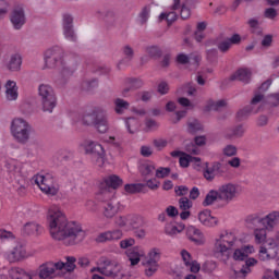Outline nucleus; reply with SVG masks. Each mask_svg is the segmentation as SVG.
I'll use <instances>...</instances> for the list:
<instances>
[{
  "label": "nucleus",
  "mask_w": 279,
  "mask_h": 279,
  "mask_svg": "<svg viewBox=\"0 0 279 279\" xmlns=\"http://www.w3.org/2000/svg\"><path fill=\"white\" fill-rule=\"evenodd\" d=\"M82 123L83 125H93L99 134H106L110 130L108 111L104 107H95L90 113H85Z\"/></svg>",
  "instance_id": "2"
},
{
  "label": "nucleus",
  "mask_w": 279,
  "mask_h": 279,
  "mask_svg": "<svg viewBox=\"0 0 279 279\" xmlns=\"http://www.w3.org/2000/svg\"><path fill=\"white\" fill-rule=\"evenodd\" d=\"M133 245H136V240H134V238H126L120 241L121 250H128V247H133Z\"/></svg>",
  "instance_id": "59"
},
{
  "label": "nucleus",
  "mask_w": 279,
  "mask_h": 279,
  "mask_svg": "<svg viewBox=\"0 0 279 279\" xmlns=\"http://www.w3.org/2000/svg\"><path fill=\"white\" fill-rule=\"evenodd\" d=\"M265 19H269L270 21H274L276 16H278V11L274 8H268L264 12Z\"/></svg>",
  "instance_id": "64"
},
{
  "label": "nucleus",
  "mask_w": 279,
  "mask_h": 279,
  "mask_svg": "<svg viewBox=\"0 0 279 279\" xmlns=\"http://www.w3.org/2000/svg\"><path fill=\"white\" fill-rule=\"evenodd\" d=\"M145 267V274L148 278H151L158 271V264L156 262H146Z\"/></svg>",
  "instance_id": "48"
},
{
  "label": "nucleus",
  "mask_w": 279,
  "mask_h": 279,
  "mask_svg": "<svg viewBox=\"0 0 279 279\" xmlns=\"http://www.w3.org/2000/svg\"><path fill=\"white\" fill-rule=\"evenodd\" d=\"M236 185L232 183L222 184L218 189L219 199L226 202V204H230L236 197Z\"/></svg>",
  "instance_id": "13"
},
{
  "label": "nucleus",
  "mask_w": 279,
  "mask_h": 279,
  "mask_svg": "<svg viewBox=\"0 0 279 279\" xmlns=\"http://www.w3.org/2000/svg\"><path fill=\"white\" fill-rule=\"evenodd\" d=\"M158 260H160V248H153L148 253V259L146 262L155 263L158 265Z\"/></svg>",
  "instance_id": "51"
},
{
  "label": "nucleus",
  "mask_w": 279,
  "mask_h": 279,
  "mask_svg": "<svg viewBox=\"0 0 279 279\" xmlns=\"http://www.w3.org/2000/svg\"><path fill=\"white\" fill-rule=\"evenodd\" d=\"M254 252V246H244L242 248H236L233 253V258L235 260H245L250 254Z\"/></svg>",
  "instance_id": "34"
},
{
  "label": "nucleus",
  "mask_w": 279,
  "mask_h": 279,
  "mask_svg": "<svg viewBox=\"0 0 279 279\" xmlns=\"http://www.w3.org/2000/svg\"><path fill=\"white\" fill-rule=\"evenodd\" d=\"M219 199V190H210L203 201V206H213Z\"/></svg>",
  "instance_id": "38"
},
{
  "label": "nucleus",
  "mask_w": 279,
  "mask_h": 279,
  "mask_svg": "<svg viewBox=\"0 0 279 279\" xmlns=\"http://www.w3.org/2000/svg\"><path fill=\"white\" fill-rule=\"evenodd\" d=\"M264 217L260 214H253L246 217V223L253 226L254 228L263 226Z\"/></svg>",
  "instance_id": "41"
},
{
  "label": "nucleus",
  "mask_w": 279,
  "mask_h": 279,
  "mask_svg": "<svg viewBox=\"0 0 279 279\" xmlns=\"http://www.w3.org/2000/svg\"><path fill=\"white\" fill-rule=\"evenodd\" d=\"M191 160H192L191 155L183 154V156L179 158V165L183 169H186V167H189V165H191Z\"/></svg>",
  "instance_id": "62"
},
{
  "label": "nucleus",
  "mask_w": 279,
  "mask_h": 279,
  "mask_svg": "<svg viewBox=\"0 0 279 279\" xmlns=\"http://www.w3.org/2000/svg\"><path fill=\"white\" fill-rule=\"evenodd\" d=\"M256 263H258V260H256V258L246 259L245 264L242 265V268L240 270H233L234 278L235 279H245L247 274H250V271H252V269H250V268L254 267V265H256Z\"/></svg>",
  "instance_id": "23"
},
{
  "label": "nucleus",
  "mask_w": 279,
  "mask_h": 279,
  "mask_svg": "<svg viewBox=\"0 0 279 279\" xmlns=\"http://www.w3.org/2000/svg\"><path fill=\"white\" fill-rule=\"evenodd\" d=\"M160 21H165L167 20L168 25H171L173 23H175V21H178V13H175V11H171L168 13H161L159 15Z\"/></svg>",
  "instance_id": "44"
},
{
  "label": "nucleus",
  "mask_w": 279,
  "mask_h": 279,
  "mask_svg": "<svg viewBox=\"0 0 279 279\" xmlns=\"http://www.w3.org/2000/svg\"><path fill=\"white\" fill-rule=\"evenodd\" d=\"M130 263H131V267H136V265H138V263H141V258H143V256H145V251H143V248L138 247V246H134L132 248H129L125 252Z\"/></svg>",
  "instance_id": "18"
},
{
  "label": "nucleus",
  "mask_w": 279,
  "mask_h": 279,
  "mask_svg": "<svg viewBox=\"0 0 279 279\" xmlns=\"http://www.w3.org/2000/svg\"><path fill=\"white\" fill-rule=\"evenodd\" d=\"M260 101H265V94H263L260 92H255L254 97L251 99L250 106H252V108H254L255 106H258V104H260Z\"/></svg>",
  "instance_id": "55"
},
{
  "label": "nucleus",
  "mask_w": 279,
  "mask_h": 279,
  "mask_svg": "<svg viewBox=\"0 0 279 279\" xmlns=\"http://www.w3.org/2000/svg\"><path fill=\"white\" fill-rule=\"evenodd\" d=\"M27 256V251L23 245L17 244L7 256L9 263H19V260H23Z\"/></svg>",
  "instance_id": "21"
},
{
  "label": "nucleus",
  "mask_w": 279,
  "mask_h": 279,
  "mask_svg": "<svg viewBox=\"0 0 279 279\" xmlns=\"http://www.w3.org/2000/svg\"><path fill=\"white\" fill-rule=\"evenodd\" d=\"M146 53H148L150 58H160L162 56V51L156 46L147 47Z\"/></svg>",
  "instance_id": "54"
},
{
  "label": "nucleus",
  "mask_w": 279,
  "mask_h": 279,
  "mask_svg": "<svg viewBox=\"0 0 279 279\" xmlns=\"http://www.w3.org/2000/svg\"><path fill=\"white\" fill-rule=\"evenodd\" d=\"M226 100L214 101L213 99H209L204 108V112H210L213 110L218 111L221 110V108H226Z\"/></svg>",
  "instance_id": "35"
},
{
  "label": "nucleus",
  "mask_w": 279,
  "mask_h": 279,
  "mask_svg": "<svg viewBox=\"0 0 279 279\" xmlns=\"http://www.w3.org/2000/svg\"><path fill=\"white\" fill-rule=\"evenodd\" d=\"M245 135V126L242 124L231 126L225 131L226 138L232 140V138H243Z\"/></svg>",
  "instance_id": "26"
},
{
  "label": "nucleus",
  "mask_w": 279,
  "mask_h": 279,
  "mask_svg": "<svg viewBox=\"0 0 279 279\" xmlns=\"http://www.w3.org/2000/svg\"><path fill=\"white\" fill-rule=\"evenodd\" d=\"M198 221L206 226V228H215V226H219V219L210 215V210L205 209L198 213Z\"/></svg>",
  "instance_id": "16"
},
{
  "label": "nucleus",
  "mask_w": 279,
  "mask_h": 279,
  "mask_svg": "<svg viewBox=\"0 0 279 279\" xmlns=\"http://www.w3.org/2000/svg\"><path fill=\"white\" fill-rule=\"evenodd\" d=\"M184 230V225L175 226L173 223H167L165 227V233L168 236H175V234H180Z\"/></svg>",
  "instance_id": "40"
},
{
  "label": "nucleus",
  "mask_w": 279,
  "mask_h": 279,
  "mask_svg": "<svg viewBox=\"0 0 279 279\" xmlns=\"http://www.w3.org/2000/svg\"><path fill=\"white\" fill-rule=\"evenodd\" d=\"M259 260H271V258H276V254H272L267 250L265 246H260L259 253H258Z\"/></svg>",
  "instance_id": "46"
},
{
  "label": "nucleus",
  "mask_w": 279,
  "mask_h": 279,
  "mask_svg": "<svg viewBox=\"0 0 279 279\" xmlns=\"http://www.w3.org/2000/svg\"><path fill=\"white\" fill-rule=\"evenodd\" d=\"M38 95L44 112H53V108L58 106V98L56 97L53 87L47 84H41L38 87Z\"/></svg>",
  "instance_id": "6"
},
{
  "label": "nucleus",
  "mask_w": 279,
  "mask_h": 279,
  "mask_svg": "<svg viewBox=\"0 0 279 279\" xmlns=\"http://www.w3.org/2000/svg\"><path fill=\"white\" fill-rule=\"evenodd\" d=\"M39 232H43V228L36 222H27L22 229V233L27 236L38 234Z\"/></svg>",
  "instance_id": "31"
},
{
  "label": "nucleus",
  "mask_w": 279,
  "mask_h": 279,
  "mask_svg": "<svg viewBox=\"0 0 279 279\" xmlns=\"http://www.w3.org/2000/svg\"><path fill=\"white\" fill-rule=\"evenodd\" d=\"M186 236L192 243L195 245H204V233L193 226L187 227L186 229Z\"/></svg>",
  "instance_id": "20"
},
{
  "label": "nucleus",
  "mask_w": 279,
  "mask_h": 279,
  "mask_svg": "<svg viewBox=\"0 0 279 279\" xmlns=\"http://www.w3.org/2000/svg\"><path fill=\"white\" fill-rule=\"evenodd\" d=\"M151 12V9L149 7H144L140 13V23L141 25H145L147 21H149V13Z\"/></svg>",
  "instance_id": "53"
},
{
  "label": "nucleus",
  "mask_w": 279,
  "mask_h": 279,
  "mask_svg": "<svg viewBox=\"0 0 279 279\" xmlns=\"http://www.w3.org/2000/svg\"><path fill=\"white\" fill-rule=\"evenodd\" d=\"M63 35L71 43H75L77 40V36L75 35V31L73 29V27L63 28Z\"/></svg>",
  "instance_id": "57"
},
{
  "label": "nucleus",
  "mask_w": 279,
  "mask_h": 279,
  "mask_svg": "<svg viewBox=\"0 0 279 279\" xmlns=\"http://www.w3.org/2000/svg\"><path fill=\"white\" fill-rule=\"evenodd\" d=\"M260 108H254L251 105H247L243 109L239 110L236 113V118L239 121H243L244 119H247L251 114H258Z\"/></svg>",
  "instance_id": "33"
},
{
  "label": "nucleus",
  "mask_w": 279,
  "mask_h": 279,
  "mask_svg": "<svg viewBox=\"0 0 279 279\" xmlns=\"http://www.w3.org/2000/svg\"><path fill=\"white\" fill-rule=\"evenodd\" d=\"M125 125L130 132V134H134L136 130H138V120L135 118H129L125 121Z\"/></svg>",
  "instance_id": "49"
},
{
  "label": "nucleus",
  "mask_w": 279,
  "mask_h": 279,
  "mask_svg": "<svg viewBox=\"0 0 279 279\" xmlns=\"http://www.w3.org/2000/svg\"><path fill=\"white\" fill-rule=\"evenodd\" d=\"M142 221L143 220L135 214H129L126 216H119L116 218V223L119 226V228H125L128 226L130 228H138Z\"/></svg>",
  "instance_id": "14"
},
{
  "label": "nucleus",
  "mask_w": 279,
  "mask_h": 279,
  "mask_svg": "<svg viewBox=\"0 0 279 279\" xmlns=\"http://www.w3.org/2000/svg\"><path fill=\"white\" fill-rule=\"evenodd\" d=\"M85 153L93 156H106V150L104 146L97 142L89 141L85 145Z\"/></svg>",
  "instance_id": "24"
},
{
  "label": "nucleus",
  "mask_w": 279,
  "mask_h": 279,
  "mask_svg": "<svg viewBox=\"0 0 279 279\" xmlns=\"http://www.w3.org/2000/svg\"><path fill=\"white\" fill-rule=\"evenodd\" d=\"M121 51L124 58L119 61L118 69H121L122 64H124L125 66L130 65V62L134 60V49L131 48L130 45L122 47Z\"/></svg>",
  "instance_id": "27"
},
{
  "label": "nucleus",
  "mask_w": 279,
  "mask_h": 279,
  "mask_svg": "<svg viewBox=\"0 0 279 279\" xmlns=\"http://www.w3.org/2000/svg\"><path fill=\"white\" fill-rule=\"evenodd\" d=\"M267 229L265 227L263 228H256L254 230V236H255V243L258 245H263L267 241Z\"/></svg>",
  "instance_id": "39"
},
{
  "label": "nucleus",
  "mask_w": 279,
  "mask_h": 279,
  "mask_svg": "<svg viewBox=\"0 0 279 279\" xmlns=\"http://www.w3.org/2000/svg\"><path fill=\"white\" fill-rule=\"evenodd\" d=\"M102 215L106 217V219H113L121 209V203H119V199L117 197L111 196H102Z\"/></svg>",
  "instance_id": "9"
},
{
  "label": "nucleus",
  "mask_w": 279,
  "mask_h": 279,
  "mask_svg": "<svg viewBox=\"0 0 279 279\" xmlns=\"http://www.w3.org/2000/svg\"><path fill=\"white\" fill-rule=\"evenodd\" d=\"M138 171L142 175V178H145V180L149 178H154V174L156 173V166L151 162H144L140 165Z\"/></svg>",
  "instance_id": "28"
},
{
  "label": "nucleus",
  "mask_w": 279,
  "mask_h": 279,
  "mask_svg": "<svg viewBox=\"0 0 279 279\" xmlns=\"http://www.w3.org/2000/svg\"><path fill=\"white\" fill-rule=\"evenodd\" d=\"M174 193L178 197H184V195H189V186L186 185L175 186Z\"/></svg>",
  "instance_id": "61"
},
{
  "label": "nucleus",
  "mask_w": 279,
  "mask_h": 279,
  "mask_svg": "<svg viewBox=\"0 0 279 279\" xmlns=\"http://www.w3.org/2000/svg\"><path fill=\"white\" fill-rule=\"evenodd\" d=\"M64 50L58 46L48 49L45 52V62L48 69H56L58 64H62Z\"/></svg>",
  "instance_id": "10"
},
{
  "label": "nucleus",
  "mask_w": 279,
  "mask_h": 279,
  "mask_svg": "<svg viewBox=\"0 0 279 279\" xmlns=\"http://www.w3.org/2000/svg\"><path fill=\"white\" fill-rule=\"evenodd\" d=\"M202 130H204V126L197 120L187 123V132L190 134H197V132H202Z\"/></svg>",
  "instance_id": "45"
},
{
  "label": "nucleus",
  "mask_w": 279,
  "mask_h": 279,
  "mask_svg": "<svg viewBox=\"0 0 279 279\" xmlns=\"http://www.w3.org/2000/svg\"><path fill=\"white\" fill-rule=\"evenodd\" d=\"M143 189H145V184L143 183H132L124 185V191L131 195L143 193Z\"/></svg>",
  "instance_id": "42"
},
{
  "label": "nucleus",
  "mask_w": 279,
  "mask_h": 279,
  "mask_svg": "<svg viewBox=\"0 0 279 279\" xmlns=\"http://www.w3.org/2000/svg\"><path fill=\"white\" fill-rule=\"evenodd\" d=\"M123 184V180L118 175H110L100 183V193L98 194V199H104V197H114V194L110 192V189L116 191Z\"/></svg>",
  "instance_id": "8"
},
{
  "label": "nucleus",
  "mask_w": 279,
  "mask_h": 279,
  "mask_svg": "<svg viewBox=\"0 0 279 279\" xmlns=\"http://www.w3.org/2000/svg\"><path fill=\"white\" fill-rule=\"evenodd\" d=\"M92 271H98L101 276H106V278L111 279L125 278V270H123V266H121L119 262L108 257H100L98 266L93 268Z\"/></svg>",
  "instance_id": "3"
},
{
  "label": "nucleus",
  "mask_w": 279,
  "mask_h": 279,
  "mask_svg": "<svg viewBox=\"0 0 279 279\" xmlns=\"http://www.w3.org/2000/svg\"><path fill=\"white\" fill-rule=\"evenodd\" d=\"M11 23L15 29H21L25 23V11L23 8L13 10L11 14Z\"/></svg>",
  "instance_id": "22"
},
{
  "label": "nucleus",
  "mask_w": 279,
  "mask_h": 279,
  "mask_svg": "<svg viewBox=\"0 0 279 279\" xmlns=\"http://www.w3.org/2000/svg\"><path fill=\"white\" fill-rule=\"evenodd\" d=\"M63 29L73 27V16L69 13L63 14Z\"/></svg>",
  "instance_id": "63"
},
{
  "label": "nucleus",
  "mask_w": 279,
  "mask_h": 279,
  "mask_svg": "<svg viewBox=\"0 0 279 279\" xmlns=\"http://www.w3.org/2000/svg\"><path fill=\"white\" fill-rule=\"evenodd\" d=\"M32 132H34L32 125L21 118L14 119L11 123V134L21 145L29 143Z\"/></svg>",
  "instance_id": "5"
},
{
  "label": "nucleus",
  "mask_w": 279,
  "mask_h": 279,
  "mask_svg": "<svg viewBox=\"0 0 279 279\" xmlns=\"http://www.w3.org/2000/svg\"><path fill=\"white\" fill-rule=\"evenodd\" d=\"M206 58L213 64L217 62V58H219V52L215 48L209 49L206 51Z\"/></svg>",
  "instance_id": "58"
},
{
  "label": "nucleus",
  "mask_w": 279,
  "mask_h": 279,
  "mask_svg": "<svg viewBox=\"0 0 279 279\" xmlns=\"http://www.w3.org/2000/svg\"><path fill=\"white\" fill-rule=\"evenodd\" d=\"M5 88L8 101H16V99H19V87H16V82L8 81Z\"/></svg>",
  "instance_id": "29"
},
{
  "label": "nucleus",
  "mask_w": 279,
  "mask_h": 279,
  "mask_svg": "<svg viewBox=\"0 0 279 279\" xmlns=\"http://www.w3.org/2000/svg\"><path fill=\"white\" fill-rule=\"evenodd\" d=\"M126 86H131L133 90H138V88H143L144 82L141 78H126L125 81Z\"/></svg>",
  "instance_id": "47"
},
{
  "label": "nucleus",
  "mask_w": 279,
  "mask_h": 279,
  "mask_svg": "<svg viewBox=\"0 0 279 279\" xmlns=\"http://www.w3.org/2000/svg\"><path fill=\"white\" fill-rule=\"evenodd\" d=\"M60 267L62 264L47 262L39 266L38 278L39 279H56L60 276Z\"/></svg>",
  "instance_id": "11"
},
{
  "label": "nucleus",
  "mask_w": 279,
  "mask_h": 279,
  "mask_svg": "<svg viewBox=\"0 0 279 279\" xmlns=\"http://www.w3.org/2000/svg\"><path fill=\"white\" fill-rule=\"evenodd\" d=\"M232 45H241V35L233 34L230 38L218 44V49L221 53H228L232 49Z\"/></svg>",
  "instance_id": "19"
},
{
  "label": "nucleus",
  "mask_w": 279,
  "mask_h": 279,
  "mask_svg": "<svg viewBox=\"0 0 279 279\" xmlns=\"http://www.w3.org/2000/svg\"><path fill=\"white\" fill-rule=\"evenodd\" d=\"M231 82L238 80L239 82H243V84H250L252 81V71L247 69H240L234 74L230 76Z\"/></svg>",
  "instance_id": "25"
},
{
  "label": "nucleus",
  "mask_w": 279,
  "mask_h": 279,
  "mask_svg": "<svg viewBox=\"0 0 279 279\" xmlns=\"http://www.w3.org/2000/svg\"><path fill=\"white\" fill-rule=\"evenodd\" d=\"M179 208L180 210H191L193 208V202L189 197H181L179 199Z\"/></svg>",
  "instance_id": "52"
},
{
  "label": "nucleus",
  "mask_w": 279,
  "mask_h": 279,
  "mask_svg": "<svg viewBox=\"0 0 279 279\" xmlns=\"http://www.w3.org/2000/svg\"><path fill=\"white\" fill-rule=\"evenodd\" d=\"M266 250L270 253L275 254V257L278 256L279 252V243L274 238L266 239Z\"/></svg>",
  "instance_id": "43"
},
{
  "label": "nucleus",
  "mask_w": 279,
  "mask_h": 279,
  "mask_svg": "<svg viewBox=\"0 0 279 279\" xmlns=\"http://www.w3.org/2000/svg\"><path fill=\"white\" fill-rule=\"evenodd\" d=\"M114 112L117 114H123L125 110L130 108V102L128 100H123L122 98H117L114 101Z\"/></svg>",
  "instance_id": "37"
},
{
  "label": "nucleus",
  "mask_w": 279,
  "mask_h": 279,
  "mask_svg": "<svg viewBox=\"0 0 279 279\" xmlns=\"http://www.w3.org/2000/svg\"><path fill=\"white\" fill-rule=\"evenodd\" d=\"M226 173H228V165L215 161L211 163L210 168H207L204 171V178L205 180H208V182H213L215 180V175L223 178Z\"/></svg>",
  "instance_id": "12"
},
{
  "label": "nucleus",
  "mask_w": 279,
  "mask_h": 279,
  "mask_svg": "<svg viewBox=\"0 0 279 279\" xmlns=\"http://www.w3.org/2000/svg\"><path fill=\"white\" fill-rule=\"evenodd\" d=\"M277 226H279V211L274 210L270 211L268 215L264 217L263 220V228L267 230L268 232H274L276 230Z\"/></svg>",
  "instance_id": "15"
},
{
  "label": "nucleus",
  "mask_w": 279,
  "mask_h": 279,
  "mask_svg": "<svg viewBox=\"0 0 279 279\" xmlns=\"http://www.w3.org/2000/svg\"><path fill=\"white\" fill-rule=\"evenodd\" d=\"M76 258L73 256H66L65 257V262H57V265H61V267H59V271H62V269H64V271H75V263H76Z\"/></svg>",
  "instance_id": "32"
},
{
  "label": "nucleus",
  "mask_w": 279,
  "mask_h": 279,
  "mask_svg": "<svg viewBox=\"0 0 279 279\" xmlns=\"http://www.w3.org/2000/svg\"><path fill=\"white\" fill-rule=\"evenodd\" d=\"M177 62L179 64H193V66H195V69H197V66H199V62H202V56L197 54V53H191L190 56L185 54V53H179L177 56Z\"/></svg>",
  "instance_id": "17"
},
{
  "label": "nucleus",
  "mask_w": 279,
  "mask_h": 279,
  "mask_svg": "<svg viewBox=\"0 0 279 279\" xmlns=\"http://www.w3.org/2000/svg\"><path fill=\"white\" fill-rule=\"evenodd\" d=\"M203 271H205L206 274H213V271H215V269H217V263L213 262V260H207L203 264L202 267Z\"/></svg>",
  "instance_id": "56"
},
{
  "label": "nucleus",
  "mask_w": 279,
  "mask_h": 279,
  "mask_svg": "<svg viewBox=\"0 0 279 279\" xmlns=\"http://www.w3.org/2000/svg\"><path fill=\"white\" fill-rule=\"evenodd\" d=\"M50 236L54 241H62L63 245H77L86 239V231L82 225L69 221L66 215L58 207H50L47 215Z\"/></svg>",
  "instance_id": "1"
},
{
  "label": "nucleus",
  "mask_w": 279,
  "mask_h": 279,
  "mask_svg": "<svg viewBox=\"0 0 279 279\" xmlns=\"http://www.w3.org/2000/svg\"><path fill=\"white\" fill-rule=\"evenodd\" d=\"M9 276L12 279H32V275L19 267L11 268L9 270Z\"/></svg>",
  "instance_id": "36"
},
{
  "label": "nucleus",
  "mask_w": 279,
  "mask_h": 279,
  "mask_svg": "<svg viewBox=\"0 0 279 279\" xmlns=\"http://www.w3.org/2000/svg\"><path fill=\"white\" fill-rule=\"evenodd\" d=\"M22 64H23V57H21V54L19 53H14L11 56L7 68L9 71L17 72V71H21Z\"/></svg>",
  "instance_id": "30"
},
{
  "label": "nucleus",
  "mask_w": 279,
  "mask_h": 279,
  "mask_svg": "<svg viewBox=\"0 0 279 279\" xmlns=\"http://www.w3.org/2000/svg\"><path fill=\"white\" fill-rule=\"evenodd\" d=\"M236 235L233 232L226 231L225 233H221L219 238L216 239L215 243L217 258L222 260V263H228L231 254L230 252L236 244Z\"/></svg>",
  "instance_id": "4"
},
{
  "label": "nucleus",
  "mask_w": 279,
  "mask_h": 279,
  "mask_svg": "<svg viewBox=\"0 0 279 279\" xmlns=\"http://www.w3.org/2000/svg\"><path fill=\"white\" fill-rule=\"evenodd\" d=\"M35 184L39 186L40 191L43 193H46V195H58V184L56 183V177L51 173L46 174H37L35 177Z\"/></svg>",
  "instance_id": "7"
},
{
  "label": "nucleus",
  "mask_w": 279,
  "mask_h": 279,
  "mask_svg": "<svg viewBox=\"0 0 279 279\" xmlns=\"http://www.w3.org/2000/svg\"><path fill=\"white\" fill-rule=\"evenodd\" d=\"M223 156H227V158H232V156H236L238 148L236 146L229 144L222 148Z\"/></svg>",
  "instance_id": "50"
},
{
  "label": "nucleus",
  "mask_w": 279,
  "mask_h": 279,
  "mask_svg": "<svg viewBox=\"0 0 279 279\" xmlns=\"http://www.w3.org/2000/svg\"><path fill=\"white\" fill-rule=\"evenodd\" d=\"M169 173H171L170 168L160 167L157 170H155V175H156V178H159V179L167 178L169 175Z\"/></svg>",
  "instance_id": "60"
}]
</instances>
